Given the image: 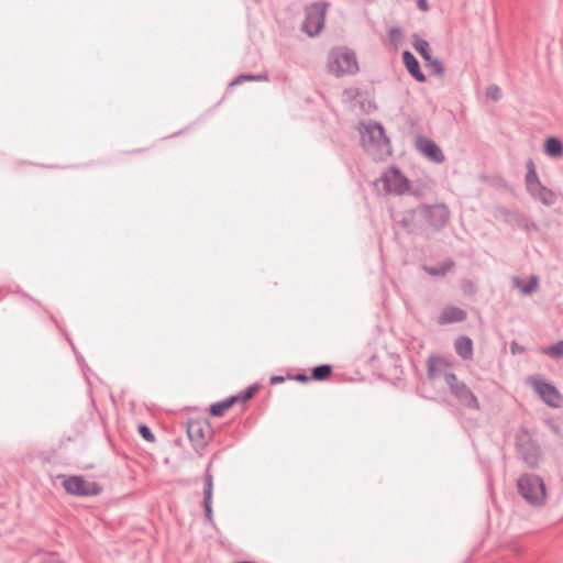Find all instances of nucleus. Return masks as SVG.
<instances>
[{"mask_svg":"<svg viewBox=\"0 0 563 563\" xmlns=\"http://www.w3.org/2000/svg\"><path fill=\"white\" fill-rule=\"evenodd\" d=\"M417 7L422 12H427L429 10V4L427 0H417Z\"/></svg>","mask_w":563,"mask_h":563,"instance_id":"nucleus-34","label":"nucleus"},{"mask_svg":"<svg viewBox=\"0 0 563 563\" xmlns=\"http://www.w3.org/2000/svg\"><path fill=\"white\" fill-rule=\"evenodd\" d=\"M426 63H427V66L431 69V71L433 74H435L439 77H443L444 67H443L442 63L440 62V59L432 57L431 59H429Z\"/></svg>","mask_w":563,"mask_h":563,"instance_id":"nucleus-26","label":"nucleus"},{"mask_svg":"<svg viewBox=\"0 0 563 563\" xmlns=\"http://www.w3.org/2000/svg\"><path fill=\"white\" fill-rule=\"evenodd\" d=\"M466 311L457 307H446L438 318V323L449 324L453 322H462L466 319Z\"/></svg>","mask_w":563,"mask_h":563,"instance_id":"nucleus-12","label":"nucleus"},{"mask_svg":"<svg viewBox=\"0 0 563 563\" xmlns=\"http://www.w3.org/2000/svg\"><path fill=\"white\" fill-rule=\"evenodd\" d=\"M427 220L434 228H442L450 218V212L444 205H435L426 209Z\"/></svg>","mask_w":563,"mask_h":563,"instance_id":"nucleus-10","label":"nucleus"},{"mask_svg":"<svg viewBox=\"0 0 563 563\" xmlns=\"http://www.w3.org/2000/svg\"><path fill=\"white\" fill-rule=\"evenodd\" d=\"M361 140L365 151L375 159H383L391 154L390 143L380 123L362 124Z\"/></svg>","mask_w":563,"mask_h":563,"instance_id":"nucleus-1","label":"nucleus"},{"mask_svg":"<svg viewBox=\"0 0 563 563\" xmlns=\"http://www.w3.org/2000/svg\"><path fill=\"white\" fill-rule=\"evenodd\" d=\"M517 488L522 498L532 506H543L547 498L543 479L534 474L521 475Z\"/></svg>","mask_w":563,"mask_h":563,"instance_id":"nucleus-3","label":"nucleus"},{"mask_svg":"<svg viewBox=\"0 0 563 563\" xmlns=\"http://www.w3.org/2000/svg\"><path fill=\"white\" fill-rule=\"evenodd\" d=\"M438 375L439 374H438V369H437L435 365L431 361H429L428 362V376L433 379V378L438 377Z\"/></svg>","mask_w":563,"mask_h":563,"instance_id":"nucleus-31","label":"nucleus"},{"mask_svg":"<svg viewBox=\"0 0 563 563\" xmlns=\"http://www.w3.org/2000/svg\"><path fill=\"white\" fill-rule=\"evenodd\" d=\"M238 397H230L225 400L211 405L210 412L214 417H221L235 401Z\"/></svg>","mask_w":563,"mask_h":563,"instance_id":"nucleus-21","label":"nucleus"},{"mask_svg":"<svg viewBox=\"0 0 563 563\" xmlns=\"http://www.w3.org/2000/svg\"><path fill=\"white\" fill-rule=\"evenodd\" d=\"M375 186L387 195H404L410 189L409 179L397 167H390L385 170L382 176L375 180Z\"/></svg>","mask_w":563,"mask_h":563,"instance_id":"nucleus-4","label":"nucleus"},{"mask_svg":"<svg viewBox=\"0 0 563 563\" xmlns=\"http://www.w3.org/2000/svg\"><path fill=\"white\" fill-rule=\"evenodd\" d=\"M527 190L532 198L541 201L544 206H552L555 202L554 192L551 189L543 186L541 181L538 184V187H528Z\"/></svg>","mask_w":563,"mask_h":563,"instance_id":"nucleus-13","label":"nucleus"},{"mask_svg":"<svg viewBox=\"0 0 563 563\" xmlns=\"http://www.w3.org/2000/svg\"><path fill=\"white\" fill-rule=\"evenodd\" d=\"M527 174H526V187L537 186L540 183L539 176L536 170V166L532 159H529L526 164Z\"/></svg>","mask_w":563,"mask_h":563,"instance_id":"nucleus-23","label":"nucleus"},{"mask_svg":"<svg viewBox=\"0 0 563 563\" xmlns=\"http://www.w3.org/2000/svg\"><path fill=\"white\" fill-rule=\"evenodd\" d=\"M512 284H514L515 287L520 288V291L523 295H531V294H533L538 289L539 278L536 275H532L529 278V282L526 285H522L521 284V279L519 277H514L512 278Z\"/></svg>","mask_w":563,"mask_h":563,"instance_id":"nucleus-19","label":"nucleus"},{"mask_svg":"<svg viewBox=\"0 0 563 563\" xmlns=\"http://www.w3.org/2000/svg\"><path fill=\"white\" fill-rule=\"evenodd\" d=\"M327 69L336 78L355 75L360 69L355 52L346 46L331 48L327 58Z\"/></svg>","mask_w":563,"mask_h":563,"instance_id":"nucleus-2","label":"nucleus"},{"mask_svg":"<svg viewBox=\"0 0 563 563\" xmlns=\"http://www.w3.org/2000/svg\"><path fill=\"white\" fill-rule=\"evenodd\" d=\"M544 153L554 159L563 157V143L560 139L551 136L545 140Z\"/></svg>","mask_w":563,"mask_h":563,"instance_id":"nucleus-18","label":"nucleus"},{"mask_svg":"<svg viewBox=\"0 0 563 563\" xmlns=\"http://www.w3.org/2000/svg\"><path fill=\"white\" fill-rule=\"evenodd\" d=\"M328 4L325 2H313L305 10L302 31L309 36L318 35L324 25Z\"/></svg>","mask_w":563,"mask_h":563,"instance_id":"nucleus-7","label":"nucleus"},{"mask_svg":"<svg viewBox=\"0 0 563 563\" xmlns=\"http://www.w3.org/2000/svg\"><path fill=\"white\" fill-rule=\"evenodd\" d=\"M540 352L552 358H563V340L556 342L553 345L542 347Z\"/></svg>","mask_w":563,"mask_h":563,"instance_id":"nucleus-24","label":"nucleus"},{"mask_svg":"<svg viewBox=\"0 0 563 563\" xmlns=\"http://www.w3.org/2000/svg\"><path fill=\"white\" fill-rule=\"evenodd\" d=\"M547 424L551 432H553L555 435H561V428L555 422H553L552 420H548Z\"/></svg>","mask_w":563,"mask_h":563,"instance_id":"nucleus-32","label":"nucleus"},{"mask_svg":"<svg viewBox=\"0 0 563 563\" xmlns=\"http://www.w3.org/2000/svg\"><path fill=\"white\" fill-rule=\"evenodd\" d=\"M444 380L450 388L451 394L466 408L479 410L481 406L474 393L460 382L454 373H444Z\"/></svg>","mask_w":563,"mask_h":563,"instance_id":"nucleus-6","label":"nucleus"},{"mask_svg":"<svg viewBox=\"0 0 563 563\" xmlns=\"http://www.w3.org/2000/svg\"><path fill=\"white\" fill-rule=\"evenodd\" d=\"M388 36H389V40L391 43H394L396 45L399 44L402 38L401 29L398 26L390 27V30L388 32Z\"/></svg>","mask_w":563,"mask_h":563,"instance_id":"nucleus-28","label":"nucleus"},{"mask_svg":"<svg viewBox=\"0 0 563 563\" xmlns=\"http://www.w3.org/2000/svg\"><path fill=\"white\" fill-rule=\"evenodd\" d=\"M453 261L448 260L434 267L424 266L423 269L431 276H444L449 271L453 268Z\"/></svg>","mask_w":563,"mask_h":563,"instance_id":"nucleus-22","label":"nucleus"},{"mask_svg":"<svg viewBox=\"0 0 563 563\" xmlns=\"http://www.w3.org/2000/svg\"><path fill=\"white\" fill-rule=\"evenodd\" d=\"M23 300H27L29 302H32V298L29 297L24 292H21V294H18Z\"/></svg>","mask_w":563,"mask_h":563,"instance_id":"nucleus-38","label":"nucleus"},{"mask_svg":"<svg viewBox=\"0 0 563 563\" xmlns=\"http://www.w3.org/2000/svg\"><path fill=\"white\" fill-rule=\"evenodd\" d=\"M402 62H404L407 70L409 71V74L417 81H419V82H424L426 81V76L420 70L419 62H418V59L415 57V55L411 52L405 51L402 53Z\"/></svg>","mask_w":563,"mask_h":563,"instance_id":"nucleus-14","label":"nucleus"},{"mask_svg":"<svg viewBox=\"0 0 563 563\" xmlns=\"http://www.w3.org/2000/svg\"><path fill=\"white\" fill-rule=\"evenodd\" d=\"M67 493L77 496H96L101 492L99 485L91 481H86L81 476H70L63 482Z\"/></svg>","mask_w":563,"mask_h":563,"instance_id":"nucleus-8","label":"nucleus"},{"mask_svg":"<svg viewBox=\"0 0 563 563\" xmlns=\"http://www.w3.org/2000/svg\"><path fill=\"white\" fill-rule=\"evenodd\" d=\"M139 432L140 434L142 435V438L148 442H154L155 441V437L154 434L152 433L151 429L145 426V424H141L139 427Z\"/></svg>","mask_w":563,"mask_h":563,"instance_id":"nucleus-29","label":"nucleus"},{"mask_svg":"<svg viewBox=\"0 0 563 563\" xmlns=\"http://www.w3.org/2000/svg\"><path fill=\"white\" fill-rule=\"evenodd\" d=\"M520 454L525 462L531 467L536 466L540 459V450L533 443H529L527 445L521 444Z\"/></svg>","mask_w":563,"mask_h":563,"instance_id":"nucleus-17","label":"nucleus"},{"mask_svg":"<svg viewBox=\"0 0 563 563\" xmlns=\"http://www.w3.org/2000/svg\"><path fill=\"white\" fill-rule=\"evenodd\" d=\"M296 379L299 380V382H308L309 380V377L306 376L305 374H298L296 376Z\"/></svg>","mask_w":563,"mask_h":563,"instance_id":"nucleus-36","label":"nucleus"},{"mask_svg":"<svg viewBox=\"0 0 563 563\" xmlns=\"http://www.w3.org/2000/svg\"><path fill=\"white\" fill-rule=\"evenodd\" d=\"M527 385L532 387L536 394L551 408H560L563 397L558 388L538 375H530L526 378Z\"/></svg>","mask_w":563,"mask_h":563,"instance_id":"nucleus-5","label":"nucleus"},{"mask_svg":"<svg viewBox=\"0 0 563 563\" xmlns=\"http://www.w3.org/2000/svg\"><path fill=\"white\" fill-rule=\"evenodd\" d=\"M331 373L332 368L330 365H319L312 369V378L316 380H323L327 379L331 375Z\"/></svg>","mask_w":563,"mask_h":563,"instance_id":"nucleus-25","label":"nucleus"},{"mask_svg":"<svg viewBox=\"0 0 563 563\" xmlns=\"http://www.w3.org/2000/svg\"><path fill=\"white\" fill-rule=\"evenodd\" d=\"M511 351H512L514 354H516V353H522L525 351V349L522 346H519L516 343H512L511 344Z\"/></svg>","mask_w":563,"mask_h":563,"instance_id":"nucleus-35","label":"nucleus"},{"mask_svg":"<svg viewBox=\"0 0 563 563\" xmlns=\"http://www.w3.org/2000/svg\"><path fill=\"white\" fill-rule=\"evenodd\" d=\"M486 96L487 98L492 99V100H499L500 96H501V91H500V88L496 85H492L487 88V91H486Z\"/></svg>","mask_w":563,"mask_h":563,"instance_id":"nucleus-30","label":"nucleus"},{"mask_svg":"<svg viewBox=\"0 0 563 563\" xmlns=\"http://www.w3.org/2000/svg\"><path fill=\"white\" fill-rule=\"evenodd\" d=\"M245 80L262 81V80H267V76L266 75H240L232 81V85H238Z\"/></svg>","mask_w":563,"mask_h":563,"instance_id":"nucleus-27","label":"nucleus"},{"mask_svg":"<svg viewBox=\"0 0 563 563\" xmlns=\"http://www.w3.org/2000/svg\"><path fill=\"white\" fill-rule=\"evenodd\" d=\"M454 349L456 354L464 361L473 358V341L468 336H459L454 342Z\"/></svg>","mask_w":563,"mask_h":563,"instance_id":"nucleus-16","label":"nucleus"},{"mask_svg":"<svg viewBox=\"0 0 563 563\" xmlns=\"http://www.w3.org/2000/svg\"><path fill=\"white\" fill-rule=\"evenodd\" d=\"M416 148L429 161L441 164L445 161V156L439 145L432 140L423 136L416 139Z\"/></svg>","mask_w":563,"mask_h":563,"instance_id":"nucleus-9","label":"nucleus"},{"mask_svg":"<svg viewBox=\"0 0 563 563\" xmlns=\"http://www.w3.org/2000/svg\"><path fill=\"white\" fill-rule=\"evenodd\" d=\"M255 390H256L255 386L249 387V389L241 397L242 401L250 399L254 395Z\"/></svg>","mask_w":563,"mask_h":563,"instance_id":"nucleus-33","label":"nucleus"},{"mask_svg":"<svg viewBox=\"0 0 563 563\" xmlns=\"http://www.w3.org/2000/svg\"><path fill=\"white\" fill-rule=\"evenodd\" d=\"M205 488H203V506L206 511V518L212 520V489H213V477L209 470L206 471L205 475Z\"/></svg>","mask_w":563,"mask_h":563,"instance_id":"nucleus-15","label":"nucleus"},{"mask_svg":"<svg viewBox=\"0 0 563 563\" xmlns=\"http://www.w3.org/2000/svg\"><path fill=\"white\" fill-rule=\"evenodd\" d=\"M208 427L199 421L190 422L187 428V433L196 448H203L207 442V431Z\"/></svg>","mask_w":563,"mask_h":563,"instance_id":"nucleus-11","label":"nucleus"},{"mask_svg":"<svg viewBox=\"0 0 563 563\" xmlns=\"http://www.w3.org/2000/svg\"><path fill=\"white\" fill-rule=\"evenodd\" d=\"M283 380H284V377H282V376H273V377L271 378V383H272V384L280 383V382H283Z\"/></svg>","mask_w":563,"mask_h":563,"instance_id":"nucleus-37","label":"nucleus"},{"mask_svg":"<svg viewBox=\"0 0 563 563\" xmlns=\"http://www.w3.org/2000/svg\"><path fill=\"white\" fill-rule=\"evenodd\" d=\"M412 37H413L412 45H413L415 49L421 55V57L426 62L431 59L432 56H431L429 43L426 40L421 38L418 34H413Z\"/></svg>","mask_w":563,"mask_h":563,"instance_id":"nucleus-20","label":"nucleus"}]
</instances>
